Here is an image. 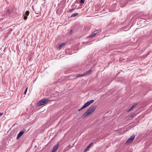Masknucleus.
Segmentation results:
<instances>
[{
	"mask_svg": "<svg viewBox=\"0 0 152 152\" xmlns=\"http://www.w3.org/2000/svg\"><path fill=\"white\" fill-rule=\"evenodd\" d=\"M96 107V105L92 106L84 114L82 118H84L87 116L91 114L95 111Z\"/></svg>",
	"mask_w": 152,
	"mask_h": 152,
	"instance_id": "f257e3e1",
	"label": "nucleus"
},
{
	"mask_svg": "<svg viewBox=\"0 0 152 152\" xmlns=\"http://www.w3.org/2000/svg\"><path fill=\"white\" fill-rule=\"evenodd\" d=\"M50 100L48 99H42L39 101L37 103L38 106H40L42 105H45L48 102H49Z\"/></svg>",
	"mask_w": 152,
	"mask_h": 152,
	"instance_id": "f03ea898",
	"label": "nucleus"
},
{
	"mask_svg": "<svg viewBox=\"0 0 152 152\" xmlns=\"http://www.w3.org/2000/svg\"><path fill=\"white\" fill-rule=\"evenodd\" d=\"M135 136L133 135L132 136L129 138L127 141L126 142V144L132 142L135 138Z\"/></svg>",
	"mask_w": 152,
	"mask_h": 152,
	"instance_id": "7ed1b4c3",
	"label": "nucleus"
},
{
	"mask_svg": "<svg viewBox=\"0 0 152 152\" xmlns=\"http://www.w3.org/2000/svg\"><path fill=\"white\" fill-rule=\"evenodd\" d=\"M25 131L26 129H24V130H22L18 134L17 137V140L20 138L22 136L24 132H25Z\"/></svg>",
	"mask_w": 152,
	"mask_h": 152,
	"instance_id": "20e7f679",
	"label": "nucleus"
},
{
	"mask_svg": "<svg viewBox=\"0 0 152 152\" xmlns=\"http://www.w3.org/2000/svg\"><path fill=\"white\" fill-rule=\"evenodd\" d=\"M59 146V143H57L56 145L54 147L53 149L52 150L51 152H56Z\"/></svg>",
	"mask_w": 152,
	"mask_h": 152,
	"instance_id": "39448f33",
	"label": "nucleus"
},
{
	"mask_svg": "<svg viewBox=\"0 0 152 152\" xmlns=\"http://www.w3.org/2000/svg\"><path fill=\"white\" fill-rule=\"evenodd\" d=\"M97 31H94L92 34L88 36V37L89 38H92L95 37L96 34H97Z\"/></svg>",
	"mask_w": 152,
	"mask_h": 152,
	"instance_id": "423d86ee",
	"label": "nucleus"
},
{
	"mask_svg": "<svg viewBox=\"0 0 152 152\" xmlns=\"http://www.w3.org/2000/svg\"><path fill=\"white\" fill-rule=\"evenodd\" d=\"M93 144V143H90L86 148L85 149L84 152H86L92 146Z\"/></svg>",
	"mask_w": 152,
	"mask_h": 152,
	"instance_id": "0eeeda50",
	"label": "nucleus"
},
{
	"mask_svg": "<svg viewBox=\"0 0 152 152\" xmlns=\"http://www.w3.org/2000/svg\"><path fill=\"white\" fill-rule=\"evenodd\" d=\"M66 44L64 43H63L60 44L58 46V48L59 49H60L62 47L65 45Z\"/></svg>",
	"mask_w": 152,
	"mask_h": 152,
	"instance_id": "6e6552de",
	"label": "nucleus"
},
{
	"mask_svg": "<svg viewBox=\"0 0 152 152\" xmlns=\"http://www.w3.org/2000/svg\"><path fill=\"white\" fill-rule=\"evenodd\" d=\"M92 71L91 69H90L86 73L84 74V76L89 75L91 73Z\"/></svg>",
	"mask_w": 152,
	"mask_h": 152,
	"instance_id": "1a4fd4ad",
	"label": "nucleus"
},
{
	"mask_svg": "<svg viewBox=\"0 0 152 152\" xmlns=\"http://www.w3.org/2000/svg\"><path fill=\"white\" fill-rule=\"evenodd\" d=\"M94 102V100H91L90 101L86 102V104L88 106H89L90 104L93 103Z\"/></svg>",
	"mask_w": 152,
	"mask_h": 152,
	"instance_id": "9d476101",
	"label": "nucleus"
},
{
	"mask_svg": "<svg viewBox=\"0 0 152 152\" xmlns=\"http://www.w3.org/2000/svg\"><path fill=\"white\" fill-rule=\"evenodd\" d=\"M137 104H134L132 105L128 110V111L129 112L132 109L134 108L136 106Z\"/></svg>",
	"mask_w": 152,
	"mask_h": 152,
	"instance_id": "9b49d317",
	"label": "nucleus"
},
{
	"mask_svg": "<svg viewBox=\"0 0 152 152\" xmlns=\"http://www.w3.org/2000/svg\"><path fill=\"white\" fill-rule=\"evenodd\" d=\"M78 14H79V13H74V14H72V15L71 16V17H76V16H77V15Z\"/></svg>",
	"mask_w": 152,
	"mask_h": 152,
	"instance_id": "f8f14e48",
	"label": "nucleus"
},
{
	"mask_svg": "<svg viewBox=\"0 0 152 152\" xmlns=\"http://www.w3.org/2000/svg\"><path fill=\"white\" fill-rule=\"evenodd\" d=\"M88 106L87 105V104H86V103L83 106V107L81 108V109H84V108L87 107H88Z\"/></svg>",
	"mask_w": 152,
	"mask_h": 152,
	"instance_id": "ddd939ff",
	"label": "nucleus"
},
{
	"mask_svg": "<svg viewBox=\"0 0 152 152\" xmlns=\"http://www.w3.org/2000/svg\"><path fill=\"white\" fill-rule=\"evenodd\" d=\"M76 75V77H80L84 76V74H77V75Z\"/></svg>",
	"mask_w": 152,
	"mask_h": 152,
	"instance_id": "4468645a",
	"label": "nucleus"
},
{
	"mask_svg": "<svg viewBox=\"0 0 152 152\" xmlns=\"http://www.w3.org/2000/svg\"><path fill=\"white\" fill-rule=\"evenodd\" d=\"M136 115V114L135 113L132 114L131 115H130L129 116V118H133Z\"/></svg>",
	"mask_w": 152,
	"mask_h": 152,
	"instance_id": "2eb2a0df",
	"label": "nucleus"
},
{
	"mask_svg": "<svg viewBox=\"0 0 152 152\" xmlns=\"http://www.w3.org/2000/svg\"><path fill=\"white\" fill-rule=\"evenodd\" d=\"M29 12L28 11H27L26 12V16H28L29 15Z\"/></svg>",
	"mask_w": 152,
	"mask_h": 152,
	"instance_id": "dca6fc26",
	"label": "nucleus"
},
{
	"mask_svg": "<svg viewBox=\"0 0 152 152\" xmlns=\"http://www.w3.org/2000/svg\"><path fill=\"white\" fill-rule=\"evenodd\" d=\"M75 9V8H72V9L69 10V12H72V11L74 10Z\"/></svg>",
	"mask_w": 152,
	"mask_h": 152,
	"instance_id": "f3484780",
	"label": "nucleus"
},
{
	"mask_svg": "<svg viewBox=\"0 0 152 152\" xmlns=\"http://www.w3.org/2000/svg\"><path fill=\"white\" fill-rule=\"evenodd\" d=\"M84 1H85V0H80V3L83 4L84 3Z\"/></svg>",
	"mask_w": 152,
	"mask_h": 152,
	"instance_id": "a211bd4d",
	"label": "nucleus"
},
{
	"mask_svg": "<svg viewBox=\"0 0 152 152\" xmlns=\"http://www.w3.org/2000/svg\"><path fill=\"white\" fill-rule=\"evenodd\" d=\"M27 89H28V88H27L24 92V94H26Z\"/></svg>",
	"mask_w": 152,
	"mask_h": 152,
	"instance_id": "6ab92c4d",
	"label": "nucleus"
},
{
	"mask_svg": "<svg viewBox=\"0 0 152 152\" xmlns=\"http://www.w3.org/2000/svg\"><path fill=\"white\" fill-rule=\"evenodd\" d=\"M27 18V16H25L24 17V20H26Z\"/></svg>",
	"mask_w": 152,
	"mask_h": 152,
	"instance_id": "aec40b11",
	"label": "nucleus"
},
{
	"mask_svg": "<svg viewBox=\"0 0 152 152\" xmlns=\"http://www.w3.org/2000/svg\"><path fill=\"white\" fill-rule=\"evenodd\" d=\"M72 33H73V30H71L69 32V34H71Z\"/></svg>",
	"mask_w": 152,
	"mask_h": 152,
	"instance_id": "412c9836",
	"label": "nucleus"
},
{
	"mask_svg": "<svg viewBox=\"0 0 152 152\" xmlns=\"http://www.w3.org/2000/svg\"><path fill=\"white\" fill-rule=\"evenodd\" d=\"M3 115V113H0V117Z\"/></svg>",
	"mask_w": 152,
	"mask_h": 152,
	"instance_id": "4be33fe9",
	"label": "nucleus"
},
{
	"mask_svg": "<svg viewBox=\"0 0 152 152\" xmlns=\"http://www.w3.org/2000/svg\"><path fill=\"white\" fill-rule=\"evenodd\" d=\"M82 110V109H81V108L80 109H79L78 110V111H80L81 110Z\"/></svg>",
	"mask_w": 152,
	"mask_h": 152,
	"instance_id": "5701e85b",
	"label": "nucleus"
},
{
	"mask_svg": "<svg viewBox=\"0 0 152 152\" xmlns=\"http://www.w3.org/2000/svg\"><path fill=\"white\" fill-rule=\"evenodd\" d=\"M9 11H10V10H7V12H9Z\"/></svg>",
	"mask_w": 152,
	"mask_h": 152,
	"instance_id": "b1692460",
	"label": "nucleus"
}]
</instances>
